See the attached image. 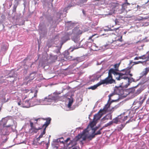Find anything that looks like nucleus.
<instances>
[{"label": "nucleus", "instance_id": "23", "mask_svg": "<svg viewBox=\"0 0 149 149\" xmlns=\"http://www.w3.org/2000/svg\"><path fill=\"white\" fill-rule=\"evenodd\" d=\"M119 6V3H112V8L113 9H115L116 8H118Z\"/></svg>", "mask_w": 149, "mask_h": 149}, {"label": "nucleus", "instance_id": "14", "mask_svg": "<svg viewBox=\"0 0 149 149\" xmlns=\"http://www.w3.org/2000/svg\"><path fill=\"white\" fill-rule=\"evenodd\" d=\"M99 127H96L93 129V131H92V134L90 135L89 136L87 137L88 139H89L90 140H91L92 139L95 137V135L94 133L95 131L98 129Z\"/></svg>", "mask_w": 149, "mask_h": 149}, {"label": "nucleus", "instance_id": "13", "mask_svg": "<svg viewBox=\"0 0 149 149\" xmlns=\"http://www.w3.org/2000/svg\"><path fill=\"white\" fill-rule=\"evenodd\" d=\"M118 118L120 122L122 123L127 120L128 117L127 116H125L124 114H121L118 116Z\"/></svg>", "mask_w": 149, "mask_h": 149}, {"label": "nucleus", "instance_id": "54", "mask_svg": "<svg viewBox=\"0 0 149 149\" xmlns=\"http://www.w3.org/2000/svg\"><path fill=\"white\" fill-rule=\"evenodd\" d=\"M12 5V3H11V4L10 5V7H11Z\"/></svg>", "mask_w": 149, "mask_h": 149}, {"label": "nucleus", "instance_id": "28", "mask_svg": "<svg viewBox=\"0 0 149 149\" xmlns=\"http://www.w3.org/2000/svg\"><path fill=\"white\" fill-rule=\"evenodd\" d=\"M146 98V97H145L142 100H140L138 102L140 106H141L142 105L143 102L145 100Z\"/></svg>", "mask_w": 149, "mask_h": 149}, {"label": "nucleus", "instance_id": "27", "mask_svg": "<svg viewBox=\"0 0 149 149\" xmlns=\"http://www.w3.org/2000/svg\"><path fill=\"white\" fill-rule=\"evenodd\" d=\"M46 132V130L45 129H44L43 131L41 133V134L39 136V137L40 138H42L43 137V135L45 134Z\"/></svg>", "mask_w": 149, "mask_h": 149}, {"label": "nucleus", "instance_id": "39", "mask_svg": "<svg viewBox=\"0 0 149 149\" xmlns=\"http://www.w3.org/2000/svg\"><path fill=\"white\" fill-rule=\"evenodd\" d=\"M24 92L25 93H27L29 91V90L28 89H26L24 91Z\"/></svg>", "mask_w": 149, "mask_h": 149}, {"label": "nucleus", "instance_id": "12", "mask_svg": "<svg viewBox=\"0 0 149 149\" xmlns=\"http://www.w3.org/2000/svg\"><path fill=\"white\" fill-rule=\"evenodd\" d=\"M112 119V115L110 114H108L105 116L101 119V120L103 123L106 122L109 120H111Z\"/></svg>", "mask_w": 149, "mask_h": 149}, {"label": "nucleus", "instance_id": "33", "mask_svg": "<svg viewBox=\"0 0 149 149\" xmlns=\"http://www.w3.org/2000/svg\"><path fill=\"white\" fill-rule=\"evenodd\" d=\"M114 95V93H112L109 95V101L111 99V97Z\"/></svg>", "mask_w": 149, "mask_h": 149}, {"label": "nucleus", "instance_id": "6", "mask_svg": "<svg viewBox=\"0 0 149 149\" xmlns=\"http://www.w3.org/2000/svg\"><path fill=\"white\" fill-rule=\"evenodd\" d=\"M87 129H85L83 131L82 134H78L76 138L77 140L80 139H82V140H85L87 137L88 134L86 132Z\"/></svg>", "mask_w": 149, "mask_h": 149}, {"label": "nucleus", "instance_id": "46", "mask_svg": "<svg viewBox=\"0 0 149 149\" xmlns=\"http://www.w3.org/2000/svg\"><path fill=\"white\" fill-rule=\"evenodd\" d=\"M142 56H139V57H138V58H139V59H142Z\"/></svg>", "mask_w": 149, "mask_h": 149}, {"label": "nucleus", "instance_id": "1", "mask_svg": "<svg viewBox=\"0 0 149 149\" xmlns=\"http://www.w3.org/2000/svg\"><path fill=\"white\" fill-rule=\"evenodd\" d=\"M120 64V63L115 64L114 65L115 69L111 68L110 69L108 72V75L106 78L111 84L115 82V80L113 78L112 74L114 75L116 79L117 80H120L123 79H127L128 84L125 86V87H127L132 81H134V79L133 78L129 77H128V75L130 77H132L133 75L132 74L130 73L131 68H127L125 69L122 70H121L122 72H118V68Z\"/></svg>", "mask_w": 149, "mask_h": 149}, {"label": "nucleus", "instance_id": "21", "mask_svg": "<svg viewBox=\"0 0 149 149\" xmlns=\"http://www.w3.org/2000/svg\"><path fill=\"white\" fill-rule=\"evenodd\" d=\"M73 102V100L72 98H69V102L68 104V107L69 108H70Z\"/></svg>", "mask_w": 149, "mask_h": 149}, {"label": "nucleus", "instance_id": "55", "mask_svg": "<svg viewBox=\"0 0 149 149\" xmlns=\"http://www.w3.org/2000/svg\"><path fill=\"white\" fill-rule=\"evenodd\" d=\"M129 123V121H127V122H126V123Z\"/></svg>", "mask_w": 149, "mask_h": 149}, {"label": "nucleus", "instance_id": "49", "mask_svg": "<svg viewBox=\"0 0 149 149\" xmlns=\"http://www.w3.org/2000/svg\"><path fill=\"white\" fill-rule=\"evenodd\" d=\"M38 91H37V90H36V91H35V93H38Z\"/></svg>", "mask_w": 149, "mask_h": 149}, {"label": "nucleus", "instance_id": "17", "mask_svg": "<svg viewBox=\"0 0 149 149\" xmlns=\"http://www.w3.org/2000/svg\"><path fill=\"white\" fill-rule=\"evenodd\" d=\"M149 72V67L145 68L144 70L141 73V75L142 76H146Z\"/></svg>", "mask_w": 149, "mask_h": 149}, {"label": "nucleus", "instance_id": "25", "mask_svg": "<svg viewBox=\"0 0 149 149\" xmlns=\"http://www.w3.org/2000/svg\"><path fill=\"white\" fill-rule=\"evenodd\" d=\"M18 5V4L17 3V4H14L13 9V13L16 12V8L17 7Z\"/></svg>", "mask_w": 149, "mask_h": 149}, {"label": "nucleus", "instance_id": "47", "mask_svg": "<svg viewBox=\"0 0 149 149\" xmlns=\"http://www.w3.org/2000/svg\"><path fill=\"white\" fill-rule=\"evenodd\" d=\"M7 139H5L4 141H5V143L7 141Z\"/></svg>", "mask_w": 149, "mask_h": 149}, {"label": "nucleus", "instance_id": "44", "mask_svg": "<svg viewBox=\"0 0 149 149\" xmlns=\"http://www.w3.org/2000/svg\"><path fill=\"white\" fill-rule=\"evenodd\" d=\"M37 93H35L34 94V97H36L37 96Z\"/></svg>", "mask_w": 149, "mask_h": 149}, {"label": "nucleus", "instance_id": "32", "mask_svg": "<svg viewBox=\"0 0 149 149\" xmlns=\"http://www.w3.org/2000/svg\"><path fill=\"white\" fill-rule=\"evenodd\" d=\"M96 36V37H98V34H94L92 36H90V37L89 38H88V39H89V40H90V39H92V38L94 36Z\"/></svg>", "mask_w": 149, "mask_h": 149}, {"label": "nucleus", "instance_id": "59", "mask_svg": "<svg viewBox=\"0 0 149 149\" xmlns=\"http://www.w3.org/2000/svg\"><path fill=\"white\" fill-rule=\"evenodd\" d=\"M36 123L37 124V121H36Z\"/></svg>", "mask_w": 149, "mask_h": 149}, {"label": "nucleus", "instance_id": "56", "mask_svg": "<svg viewBox=\"0 0 149 149\" xmlns=\"http://www.w3.org/2000/svg\"><path fill=\"white\" fill-rule=\"evenodd\" d=\"M141 99H142V97H140V100H141Z\"/></svg>", "mask_w": 149, "mask_h": 149}, {"label": "nucleus", "instance_id": "57", "mask_svg": "<svg viewBox=\"0 0 149 149\" xmlns=\"http://www.w3.org/2000/svg\"><path fill=\"white\" fill-rule=\"evenodd\" d=\"M74 42H77L76 41H75V40H74Z\"/></svg>", "mask_w": 149, "mask_h": 149}, {"label": "nucleus", "instance_id": "22", "mask_svg": "<svg viewBox=\"0 0 149 149\" xmlns=\"http://www.w3.org/2000/svg\"><path fill=\"white\" fill-rule=\"evenodd\" d=\"M112 122V124L113 123L116 124H117L118 123V122H119V119L118 118V116L117 117L113 118L112 121H111Z\"/></svg>", "mask_w": 149, "mask_h": 149}, {"label": "nucleus", "instance_id": "7", "mask_svg": "<svg viewBox=\"0 0 149 149\" xmlns=\"http://www.w3.org/2000/svg\"><path fill=\"white\" fill-rule=\"evenodd\" d=\"M30 125L31 128L29 130V132L31 133L34 134V133H36L38 132V130L42 128L40 127L38 129L36 128L34 126L33 123L31 121H30Z\"/></svg>", "mask_w": 149, "mask_h": 149}, {"label": "nucleus", "instance_id": "5", "mask_svg": "<svg viewBox=\"0 0 149 149\" xmlns=\"http://www.w3.org/2000/svg\"><path fill=\"white\" fill-rule=\"evenodd\" d=\"M29 100H27L22 101V102L20 100L18 102L17 104L21 107L25 108H28L30 107V104L29 102Z\"/></svg>", "mask_w": 149, "mask_h": 149}, {"label": "nucleus", "instance_id": "31", "mask_svg": "<svg viewBox=\"0 0 149 149\" xmlns=\"http://www.w3.org/2000/svg\"><path fill=\"white\" fill-rule=\"evenodd\" d=\"M143 62L141 61H138L137 62H133V64L132 65H134L136 64H137L139 63H143Z\"/></svg>", "mask_w": 149, "mask_h": 149}, {"label": "nucleus", "instance_id": "35", "mask_svg": "<svg viewBox=\"0 0 149 149\" xmlns=\"http://www.w3.org/2000/svg\"><path fill=\"white\" fill-rule=\"evenodd\" d=\"M119 19H116L115 20V22L116 24H118L119 23Z\"/></svg>", "mask_w": 149, "mask_h": 149}, {"label": "nucleus", "instance_id": "16", "mask_svg": "<svg viewBox=\"0 0 149 149\" xmlns=\"http://www.w3.org/2000/svg\"><path fill=\"white\" fill-rule=\"evenodd\" d=\"M130 5V4L128 3H125L123 4L122 5V8L121 10V12H120V13H123L124 10L125 9V8H127V6L128 5Z\"/></svg>", "mask_w": 149, "mask_h": 149}, {"label": "nucleus", "instance_id": "50", "mask_svg": "<svg viewBox=\"0 0 149 149\" xmlns=\"http://www.w3.org/2000/svg\"><path fill=\"white\" fill-rule=\"evenodd\" d=\"M125 3H128L127 0H125Z\"/></svg>", "mask_w": 149, "mask_h": 149}, {"label": "nucleus", "instance_id": "29", "mask_svg": "<svg viewBox=\"0 0 149 149\" xmlns=\"http://www.w3.org/2000/svg\"><path fill=\"white\" fill-rule=\"evenodd\" d=\"M112 125V122L111 121L109 122L108 123L105 124V125L103 127H107L110 126L111 125Z\"/></svg>", "mask_w": 149, "mask_h": 149}, {"label": "nucleus", "instance_id": "42", "mask_svg": "<svg viewBox=\"0 0 149 149\" xmlns=\"http://www.w3.org/2000/svg\"><path fill=\"white\" fill-rule=\"evenodd\" d=\"M41 118H38L36 119H34V120L35 121H36L37 122L38 120H40V119H41Z\"/></svg>", "mask_w": 149, "mask_h": 149}, {"label": "nucleus", "instance_id": "53", "mask_svg": "<svg viewBox=\"0 0 149 149\" xmlns=\"http://www.w3.org/2000/svg\"><path fill=\"white\" fill-rule=\"evenodd\" d=\"M72 149H77L76 148H72Z\"/></svg>", "mask_w": 149, "mask_h": 149}, {"label": "nucleus", "instance_id": "9", "mask_svg": "<svg viewBox=\"0 0 149 149\" xmlns=\"http://www.w3.org/2000/svg\"><path fill=\"white\" fill-rule=\"evenodd\" d=\"M96 121L93 120V121L91 122L90 124L88 125L87 128L85 129H87L86 132L88 134V132L91 130H92L93 131V129L95 128L96 127H93L96 125Z\"/></svg>", "mask_w": 149, "mask_h": 149}, {"label": "nucleus", "instance_id": "18", "mask_svg": "<svg viewBox=\"0 0 149 149\" xmlns=\"http://www.w3.org/2000/svg\"><path fill=\"white\" fill-rule=\"evenodd\" d=\"M36 72H33L32 73L30 74L29 76V80H32L35 77Z\"/></svg>", "mask_w": 149, "mask_h": 149}, {"label": "nucleus", "instance_id": "11", "mask_svg": "<svg viewBox=\"0 0 149 149\" xmlns=\"http://www.w3.org/2000/svg\"><path fill=\"white\" fill-rule=\"evenodd\" d=\"M111 103H109V101H108V103L104 106L103 108L102 109H101L102 111L104 113H106L110 111L108 109L109 108Z\"/></svg>", "mask_w": 149, "mask_h": 149}, {"label": "nucleus", "instance_id": "43", "mask_svg": "<svg viewBox=\"0 0 149 149\" xmlns=\"http://www.w3.org/2000/svg\"><path fill=\"white\" fill-rule=\"evenodd\" d=\"M134 60H139L138 57H136L134 58Z\"/></svg>", "mask_w": 149, "mask_h": 149}, {"label": "nucleus", "instance_id": "37", "mask_svg": "<svg viewBox=\"0 0 149 149\" xmlns=\"http://www.w3.org/2000/svg\"><path fill=\"white\" fill-rule=\"evenodd\" d=\"M79 47H73V49H72L71 50V52H72L74 49H78L79 48Z\"/></svg>", "mask_w": 149, "mask_h": 149}, {"label": "nucleus", "instance_id": "4", "mask_svg": "<svg viewBox=\"0 0 149 149\" xmlns=\"http://www.w3.org/2000/svg\"><path fill=\"white\" fill-rule=\"evenodd\" d=\"M123 41L122 36H118L115 38L114 40H113L112 44H113L112 45L115 47L121 46H122L121 43Z\"/></svg>", "mask_w": 149, "mask_h": 149}, {"label": "nucleus", "instance_id": "10", "mask_svg": "<svg viewBox=\"0 0 149 149\" xmlns=\"http://www.w3.org/2000/svg\"><path fill=\"white\" fill-rule=\"evenodd\" d=\"M41 119L44 120H46V121L45 122V123L42 126V128H44V129H45L46 130V128L50 124L51 120V119L50 118H48L45 119L42 118Z\"/></svg>", "mask_w": 149, "mask_h": 149}, {"label": "nucleus", "instance_id": "30", "mask_svg": "<svg viewBox=\"0 0 149 149\" xmlns=\"http://www.w3.org/2000/svg\"><path fill=\"white\" fill-rule=\"evenodd\" d=\"M125 125H121L118 127V130L119 131H120L122 130L123 128L125 127Z\"/></svg>", "mask_w": 149, "mask_h": 149}, {"label": "nucleus", "instance_id": "41", "mask_svg": "<svg viewBox=\"0 0 149 149\" xmlns=\"http://www.w3.org/2000/svg\"><path fill=\"white\" fill-rule=\"evenodd\" d=\"M119 27H118V28H114V29H113L112 30L116 31L118 29H119Z\"/></svg>", "mask_w": 149, "mask_h": 149}, {"label": "nucleus", "instance_id": "48", "mask_svg": "<svg viewBox=\"0 0 149 149\" xmlns=\"http://www.w3.org/2000/svg\"><path fill=\"white\" fill-rule=\"evenodd\" d=\"M149 3V0H147V2L146 3Z\"/></svg>", "mask_w": 149, "mask_h": 149}, {"label": "nucleus", "instance_id": "20", "mask_svg": "<svg viewBox=\"0 0 149 149\" xmlns=\"http://www.w3.org/2000/svg\"><path fill=\"white\" fill-rule=\"evenodd\" d=\"M58 57L57 55H50V59L52 62H54L57 60Z\"/></svg>", "mask_w": 149, "mask_h": 149}, {"label": "nucleus", "instance_id": "26", "mask_svg": "<svg viewBox=\"0 0 149 149\" xmlns=\"http://www.w3.org/2000/svg\"><path fill=\"white\" fill-rule=\"evenodd\" d=\"M103 129V128H100L97 132H95L94 133V134H95V136L97 135H99L100 134H101V131Z\"/></svg>", "mask_w": 149, "mask_h": 149}, {"label": "nucleus", "instance_id": "24", "mask_svg": "<svg viewBox=\"0 0 149 149\" xmlns=\"http://www.w3.org/2000/svg\"><path fill=\"white\" fill-rule=\"evenodd\" d=\"M73 32L76 33L77 35H79L80 34H81L82 33V31H81L78 29H77L76 30H74Z\"/></svg>", "mask_w": 149, "mask_h": 149}, {"label": "nucleus", "instance_id": "51", "mask_svg": "<svg viewBox=\"0 0 149 149\" xmlns=\"http://www.w3.org/2000/svg\"><path fill=\"white\" fill-rule=\"evenodd\" d=\"M61 142L63 143H64L63 141H62V140H61Z\"/></svg>", "mask_w": 149, "mask_h": 149}, {"label": "nucleus", "instance_id": "15", "mask_svg": "<svg viewBox=\"0 0 149 149\" xmlns=\"http://www.w3.org/2000/svg\"><path fill=\"white\" fill-rule=\"evenodd\" d=\"M65 57L68 60H74L75 61L77 62V63H76V64L77 63L79 62V58H76V59H73V58L72 56H70L69 55L66 56L65 55Z\"/></svg>", "mask_w": 149, "mask_h": 149}, {"label": "nucleus", "instance_id": "8", "mask_svg": "<svg viewBox=\"0 0 149 149\" xmlns=\"http://www.w3.org/2000/svg\"><path fill=\"white\" fill-rule=\"evenodd\" d=\"M104 114L105 113L102 111L101 109H100L97 114L94 115L93 120L97 121L99 120Z\"/></svg>", "mask_w": 149, "mask_h": 149}, {"label": "nucleus", "instance_id": "38", "mask_svg": "<svg viewBox=\"0 0 149 149\" xmlns=\"http://www.w3.org/2000/svg\"><path fill=\"white\" fill-rule=\"evenodd\" d=\"M5 143V141L2 142L0 144V146H3L4 145Z\"/></svg>", "mask_w": 149, "mask_h": 149}, {"label": "nucleus", "instance_id": "3", "mask_svg": "<svg viewBox=\"0 0 149 149\" xmlns=\"http://www.w3.org/2000/svg\"><path fill=\"white\" fill-rule=\"evenodd\" d=\"M128 84V82L124 86H116L114 90V92L116 94L119 95H122L124 93V91L125 89L127 88L128 86L127 87H125V86Z\"/></svg>", "mask_w": 149, "mask_h": 149}, {"label": "nucleus", "instance_id": "52", "mask_svg": "<svg viewBox=\"0 0 149 149\" xmlns=\"http://www.w3.org/2000/svg\"><path fill=\"white\" fill-rule=\"evenodd\" d=\"M61 140H63V138H60Z\"/></svg>", "mask_w": 149, "mask_h": 149}, {"label": "nucleus", "instance_id": "36", "mask_svg": "<svg viewBox=\"0 0 149 149\" xmlns=\"http://www.w3.org/2000/svg\"><path fill=\"white\" fill-rule=\"evenodd\" d=\"M70 138H67V139L65 140V141H64V143H67V142H68L70 140Z\"/></svg>", "mask_w": 149, "mask_h": 149}, {"label": "nucleus", "instance_id": "2", "mask_svg": "<svg viewBox=\"0 0 149 149\" xmlns=\"http://www.w3.org/2000/svg\"><path fill=\"white\" fill-rule=\"evenodd\" d=\"M105 84L107 85L109 84H111L110 82L107 79L105 78L104 79L101 80L99 82L97 83L96 85H95L93 86H91L88 88V89H91L94 90L96 89L97 87L102 84Z\"/></svg>", "mask_w": 149, "mask_h": 149}, {"label": "nucleus", "instance_id": "34", "mask_svg": "<svg viewBox=\"0 0 149 149\" xmlns=\"http://www.w3.org/2000/svg\"><path fill=\"white\" fill-rule=\"evenodd\" d=\"M6 122L5 123H4L3 124V127H11V125H9L8 126H6Z\"/></svg>", "mask_w": 149, "mask_h": 149}, {"label": "nucleus", "instance_id": "40", "mask_svg": "<svg viewBox=\"0 0 149 149\" xmlns=\"http://www.w3.org/2000/svg\"><path fill=\"white\" fill-rule=\"evenodd\" d=\"M88 0H82V3H84L86 2Z\"/></svg>", "mask_w": 149, "mask_h": 149}, {"label": "nucleus", "instance_id": "45", "mask_svg": "<svg viewBox=\"0 0 149 149\" xmlns=\"http://www.w3.org/2000/svg\"><path fill=\"white\" fill-rule=\"evenodd\" d=\"M40 138L39 137H38L37 138V140L38 141H39L40 140Z\"/></svg>", "mask_w": 149, "mask_h": 149}, {"label": "nucleus", "instance_id": "19", "mask_svg": "<svg viewBox=\"0 0 149 149\" xmlns=\"http://www.w3.org/2000/svg\"><path fill=\"white\" fill-rule=\"evenodd\" d=\"M142 56V58H143L142 59H146L145 62L149 61V52L146 54L143 55Z\"/></svg>", "mask_w": 149, "mask_h": 149}, {"label": "nucleus", "instance_id": "58", "mask_svg": "<svg viewBox=\"0 0 149 149\" xmlns=\"http://www.w3.org/2000/svg\"><path fill=\"white\" fill-rule=\"evenodd\" d=\"M6 149V148H2V149Z\"/></svg>", "mask_w": 149, "mask_h": 149}]
</instances>
